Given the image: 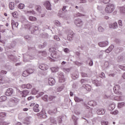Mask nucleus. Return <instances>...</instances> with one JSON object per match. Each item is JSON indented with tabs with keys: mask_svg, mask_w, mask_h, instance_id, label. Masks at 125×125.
Segmentation results:
<instances>
[{
	"mask_svg": "<svg viewBox=\"0 0 125 125\" xmlns=\"http://www.w3.org/2000/svg\"><path fill=\"white\" fill-rule=\"evenodd\" d=\"M50 52H52L51 54V56L52 58L55 59H57L60 57V54L57 51H56V48L54 47H51L49 49Z\"/></svg>",
	"mask_w": 125,
	"mask_h": 125,
	"instance_id": "nucleus-1",
	"label": "nucleus"
},
{
	"mask_svg": "<svg viewBox=\"0 0 125 125\" xmlns=\"http://www.w3.org/2000/svg\"><path fill=\"white\" fill-rule=\"evenodd\" d=\"M115 10V6L113 4H108L106 5L104 11L105 13H112Z\"/></svg>",
	"mask_w": 125,
	"mask_h": 125,
	"instance_id": "nucleus-2",
	"label": "nucleus"
},
{
	"mask_svg": "<svg viewBox=\"0 0 125 125\" xmlns=\"http://www.w3.org/2000/svg\"><path fill=\"white\" fill-rule=\"evenodd\" d=\"M113 90L114 91V93L116 94H119V95H122V92L120 91V85L119 84L115 85L113 88Z\"/></svg>",
	"mask_w": 125,
	"mask_h": 125,
	"instance_id": "nucleus-3",
	"label": "nucleus"
},
{
	"mask_svg": "<svg viewBox=\"0 0 125 125\" xmlns=\"http://www.w3.org/2000/svg\"><path fill=\"white\" fill-rule=\"evenodd\" d=\"M29 92L28 90H23L22 91H20V94L21 95V97H26L27 95H29Z\"/></svg>",
	"mask_w": 125,
	"mask_h": 125,
	"instance_id": "nucleus-4",
	"label": "nucleus"
},
{
	"mask_svg": "<svg viewBox=\"0 0 125 125\" xmlns=\"http://www.w3.org/2000/svg\"><path fill=\"white\" fill-rule=\"evenodd\" d=\"M13 93V89L12 88H9L7 89L6 92H5V95L7 96H10Z\"/></svg>",
	"mask_w": 125,
	"mask_h": 125,
	"instance_id": "nucleus-5",
	"label": "nucleus"
},
{
	"mask_svg": "<svg viewBox=\"0 0 125 125\" xmlns=\"http://www.w3.org/2000/svg\"><path fill=\"white\" fill-rule=\"evenodd\" d=\"M39 69H41V70H43V71H45L46 70H47L48 66L47 65L42 63L39 66Z\"/></svg>",
	"mask_w": 125,
	"mask_h": 125,
	"instance_id": "nucleus-6",
	"label": "nucleus"
},
{
	"mask_svg": "<svg viewBox=\"0 0 125 125\" xmlns=\"http://www.w3.org/2000/svg\"><path fill=\"white\" fill-rule=\"evenodd\" d=\"M59 83H64L65 82V78L63 73H60L59 75Z\"/></svg>",
	"mask_w": 125,
	"mask_h": 125,
	"instance_id": "nucleus-7",
	"label": "nucleus"
},
{
	"mask_svg": "<svg viewBox=\"0 0 125 125\" xmlns=\"http://www.w3.org/2000/svg\"><path fill=\"white\" fill-rule=\"evenodd\" d=\"M49 85H54L55 84V80L53 78H49L48 79Z\"/></svg>",
	"mask_w": 125,
	"mask_h": 125,
	"instance_id": "nucleus-8",
	"label": "nucleus"
},
{
	"mask_svg": "<svg viewBox=\"0 0 125 125\" xmlns=\"http://www.w3.org/2000/svg\"><path fill=\"white\" fill-rule=\"evenodd\" d=\"M22 88H27V89H31L32 88V84L30 83H27L26 84H23L21 85Z\"/></svg>",
	"mask_w": 125,
	"mask_h": 125,
	"instance_id": "nucleus-9",
	"label": "nucleus"
},
{
	"mask_svg": "<svg viewBox=\"0 0 125 125\" xmlns=\"http://www.w3.org/2000/svg\"><path fill=\"white\" fill-rule=\"evenodd\" d=\"M45 6L46 7V9L48 10H51V7L50 5V2L49 1H47L44 3Z\"/></svg>",
	"mask_w": 125,
	"mask_h": 125,
	"instance_id": "nucleus-10",
	"label": "nucleus"
},
{
	"mask_svg": "<svg viewBox=\"0 0 125 125\" xmlns=\"http://www.w3.org/2000/svg\"><path fill=\"white\" fill-rule=\"evenodd\" d=\"M75 24L77 25V26H82L83 25V21L82 20L78 19L75 21Z\"/></svg>",
	"mask_w": 125,
	"mask_h": 125,
	"instance_id": "nucleus-11",
	"label": "nucleus"
},
{
	"mask_svg": "<svg viewBox=\"0 0 125 125\" xmlns=\"http://www.w3.org/2000/svg\"><path fill=\"white\" fill-rule=\"evenodd\" d=\"M98 115H104L105 114V110L104 109H99L97 111Z\"/></svg>",
	"mask_w": 125,
	"mask_h": 125,
	"instance_id": "nucleus-12",
	"label": "nucleus"
},
{
	"mask_svg": "<svg viewBox=\"0 0 125 125\" xmlns=\"http://www.w3.org/2000/svg\"><path fill=\"white\" fill-rule=\"evenodd\" d=\"M99 46H101V47H104L105 46H107V45H108V42H99Z\"/></svg>",
	"mask_w": 125,
	"mask_h": 125,
	"instance_id": "nucleus-13",
	"label": "nucleus"
},
{
	"mask_svg": "<svg viewBox=\"0 0 125 125\" xmlns=\"http://www.w3.org/2000/svg\"><path fill=\"white\" fill-rule=\"evenodd\" d=\"M88 104L89 105V106H92L93 107L94 106H96V105H97V103L94 101H90L88 102Z\"/></svg>",
	"mask_w": 125,
	"mask_h": 125,
	"instance_id": "nucleus-14",
	"label": "nucleus"
},
{
	"mask_svg": "<svg viewBox=\"0 0 125 125\" xmlns=\"http://www.w3.org/2000/svg\"><path fill=\"white\" fill-rule=\"evenodd\" d=\"M39 104H36L35 106L33 107V110L34 112H36V113H38L40 112V109H39Z\"/></svg>",
	"mask_w": 125,
	"mask_h": 125,
	"instance_id": "nucleus-15",
	"label": "nucleus"
},
{
	"mask_svg": "<svg viewBox=\"0 0 125 125\" xmlns=\"http://www.w3.org/2000/svg\"><path fill=\"white\" fill-rule=\"evenodd\" d=\"M118 27V23L117 22H114L113 24H109V28H112V29H116Z\"/></svg>",
	"mask_w": 125,
	"mask_h": 125,
	"instance_id": "nucleus-16",
	"label": "nucleus"
},
{
	"mask_svg": "<svg viewBox=\"0 0 125 125\" xmlns=\"http://www.w3.org/2000/svg\"><path fill=\"white\" fill-rule=\"evenodd\" d=\"M15 6V4L13 2H11L9 4V7L10 9L11 10L14 9V7Z\"/></svg>",
	"mask_w": 125,
	"mask_h": 125,
	"instance_id": "nucleus-17",
	"label": "nucleus"
},
{
	"mask_svg": "<svg viewBox=\"0 0 125 125\" xmlns=\"http://www.w3.org/2000/svg\"><path fill=\"white\" fill-rule=\"evenodd\" d=\"M51 70L53 73H55L56 72H58V70H59V67H53L51 68Z\"/></svg>",
	"mask_w": 125,
	"mask_h": 125,
	"instance_id": "nucleus-18",
	"label": "nucleus"
},
{
	"mask_svg": "<svg viewBox=\"0 0 125 125\" xmlns=\"http://www.w3.org/2000/svg\"><path fill=\"white\" fill-rule=\"evenodd\" d=\"M83 87H84L87 91H89L91 89V87L88 84L83 85Z\"/></svg>",
	"mask_w": 125,
	"mask_h": 125,
	"instance_id": "nucleus-19",
	"label": "nucleus"
},
{
	"mask_svg": "<svg viewBox=\"0 0 125 125\" xmlns=\"http://www.w3.org/2000/svg\"><path fill=\"white\" fill-rule=\"evenodd\" d=\"M7 99V98L5 96H2L0 97V102H4Z\"/></svg>",
	"mask_w": 125,
	"mask_h": 125,
	"instance_id": "nucleus-20",
	"label": "nucleus"
},
{
	"mask_svg": "<svg viewBox=\"0 0 125 125\" xmlns=\"http://www.w3.org/2000/svg\"><path fill=\"white\" fill-rule=\"evenodd\" d=\"M28 19L29 21H32V22H36L37 21V18L33 16L29 17Z\"/></svg>",
	"mask_w": 125,
	"mask_h": 125,
	"instance_id": "nucleus-21",
	"label": "nucleus"
},
{
	"mask_svg": "<svg viewBox=\"0 0 125 125\" xmlns=\"http://www.w3.org/2000/svg\"><path fill=\"white\" fill-rule=\"evenodd\" d=\"M0 32L4 33L5 32V27L3 25H0Z\"/></svg>",
	"mask_w": 125,
	"mask_h": 125,
	"instance_id": "nucleus-22",
	"label": "nucleus"
},
{
	"mask_svg": "<svg viewBox=\"0 0 125 125\" xmlns=\"http://www.w3.org/2000/svg\"><path fill=\"white\" fill-rule=\"evenodd\" d=\"M74 100L75 102H81V101H83V100L78 98V97H74Z\"/></svg>",
	"mask_w": 125,
	"mask_h": 125,
	"instance_id": "nucleus-23",
	"label": "nucleus"
},
{
	"mask_svg": "<svg viewBox=\"0 0 125 125\" xmlns=\"http://www.w3.org/2000/svg\"><path fill=\"white\" fill-rule=\"evenodd\" d=\"M114 48V46L111 45L109 46L107 50H106V52H107V53H109V52H110V51H112V50Z\"/></svg>",
	"mask_w": 125,
	"mask_h": 125,
	"instance_id": "nucleus-24",
	"label": "nucleus"
},
{
	"mask_svg": "<svg viewBox=\"0 0 125 125\" xmlns=\"http://www.w3.org/2000/svg\"><path fill=\"white\" fill-rule=\"evenodd\" d=\"M12 15L15 18H17V17L18 16V13L16 11L12 13Z\"/></svg>",
	"mask_w": 125,
	"mask_h": 125,
	"instance_id": "nucleus-25",
	"label": "nucleus"
},
{
	"mask_svg": "<svg viewBox=\"0 0 125 125\" xmlns=\"http://www.w3.org/2000/svg\"><path fill=\"white\" fill-rule=\"evenodd\" d=\"M23 77H28L29 76V73L27 70L23 71L22 73Z\"/></svg>",
	"mask_w": 125,
	"mask_h": 125,
	"instance_id": "nucleus-26",
	"label": "nucleus"
},
{
	"mask_svg": "<svg viewBox=\"0 0 125 125\" xmlns=\"http://www.w3.org/2000/svg\"><path fill=\"white\" fill-rule=\"evenodd\" d=\"M25 7V5L23 3H20V4L18 5V8L20 9H23Z\"/></svg>",
	"mask_w": 125,
	"mask_h": 125,
	"instance_id": "nucleus-27",
	"label": "nucleus"
},
{
	"mask_svg": "<svg viewBox=\"0 0 125 125\" xmlns=\"http://www.w3.org/2000/svg\"><path fill=\"white\" fill-rule=\"evenodd\" d=\"M108 109L109 110H110V111L114 110V109H115V104H112L110 105L108 107Z\"/></svg>",
	"mask_w": 125,
	"mask_h": 125,
	"instance_id": "nucleus-28",
	"label": "nucleus"
},
{
	"mask_svg": "<svg viewBox=\"0 0 125 125\" xmlns=\"http://www.w3.org/2000/svg\"><path fill=\"white\" fill-rule=\"evenodd\" d=\"M6 116V113L5 112H0V118H2Z\"/></svg>",
	"mask_w": 125,
	"mask_h": 125,
	"instance_id": "nucleus-29",
	"label": "nucleus"
},
{
	"mask_svg": "<svg viewBox=\"0 0 125 125\" xmlns=\"http://www.w3.org/2000/svg\"><path fill=\"white\" fill-rule=\"evenodd\" d=\"M63 88H64V85H62V86L59 87L57 88V90H58V92H60V91H62V90H63Z\"/></svg>",
	"mask_w": 125,
	"mask_h": 125,
	"instance_id": "nucleus-30",
	"label": "nucleus"
},
{
	"mask_svg": "<svg viewBox=\"0 0 125 125\" xmlns=\"http://www.w3.org/2000/svg\"><path fill=\"white\" fill-rule=\"evenodd\" d=\"M125 104L124 102L120 103L118 104V107L119 108H122V107H124L125 106Z\"/></svg>",
	"mask_w": 125,
	"mask_h": 125,
	"instance_id": "nucleus-31",
	"label": "nucleus"
},
{
	"mask_svg": "<svg viewBox=\"0 0 125 125\" xmlns=\"http://www.w3.org/2000/svg\"><path fill=\"white\" fill-rule=\"evenodd\" d=\"M42 99H43L44 101L47 102L48 100V96L47 95H45L42 98Z\"/></svg>",
	"mask_w": 125,
	"mask_h": 125,
	"instance_id": "nucleus-32",
	"label": "nucleus"
},
{
	"mask_svg": "<svg viewBox=\"0 0 125 125\" xmlns=\"http://www.w3.org/2000/svg\"><path fill=\"white\" fill-rule=\"evenodd\" d=\"M110 114H111V115H118V114H119V111L115 110L114 111H111Z\"/></svg>",
	"mask_w": 125,
	"mask_h": 125,
	"instance_id": "nucleus-33",
	"label": "nucleus"
},
{
	"mask_svg": "<svg viewBox=\"0 0 125 125\" xmlns=\"http://www.w3.org/2000/svg\"><path fill=\"white\" fill-rule=\"evenodd\" d=\"M18 22H12V27H18Z\"/></svg>",
	"mask_w": 125,
	"mask_h": 125,
	"instance_id": "nucleus-34",
	"label": "nucleus"
},
{
	"mask_svg": "<svg viewBox=\"0 0 125 125\" xmlns=\"http://www.w3.org/2000/svg\"><path fill=\"white\" fill-rule=\"evenodd\" d=\"M102 2H103L104 4L108 3L110 2V0H100Z\"/></svg>",
	"mask_w": 125,
	"mask_h": 125,
	"instance_id": "nucleus-35",
	"label": "nucleus"
},
{
	"mask_svg": "<svg viewBox=\"0 0 125 125\" xmlns=\"http://www.w3.org/2000/svg\"><path fill=\"white\" fill-rule=\"evenodd\" d=\"M121 12L122 13H125V7H121L120 8Z\"/></svg>",
	"mask_w": 125,
	"mask_h": 125,
	"instance_id": "nucleus-36",
	"label": "nucleus"
},
{
	"mask_svg": "<svg viewBox=\"0 0 125 125\" xmlns=\"http://www.w3.org/2000/svg\"><path fill=\"white\" fill-rule=\"evenodd\" d=\"M56 97L54 96H50L49 97V101H51L52 100H53V99H55V98H56Z\"/></svg>",
	"mask_w": 125,
	"mask_h": 125,
	"instance_id": "nucleus-37",
	"label": "nucleus"
},
{
	"mask_svg": "<svg viewBox=\"0 0 125 125\" xmlns=\"http://www.w3.org/2000/svg\"><path fill=\"white\" fill-rule=\"evenodd\" d=\"M27 71L28 72L29 75L30 74H32L33 73H34V70H33L32 69H28Z\"/></svg>",
	"mask_w": 125,
	"mask_h": 125,
	"instance_id": "nucleus-38",
	"label": "nucleus"
},
{
	"mask_svg": "<svg viewBox=\"0 0 125 125\" xmlns=\"http://www.w3.org/2000/svg\"><path fill=\"white\" fill-rule=\"evenodd\" d=\"M73 35H74V33H73V32H71L70 34H68L67 36V39H69V38H71V39H72V38H73Z\"/></svg>",
	"mask_w": 125,
	"mask_h": 125,
	"instance_id": "nucleus-39",
	"label": "nucleus"
},
{
	"mask_svg": "<svg viewBox=\"0 0 125 125\" xmlns=\"http://www.w3.org/2000/svg\"><path fill=\"white\" fill-rule=\"evenodd\" d=\"M34 99H35V98L34 97H33L32 96H31L30 97H29L27 98V100H28V101H33Z\"/></svg>",
	"mask_w": 125,
	"mask_h": 125,
	"instance_id": "nucleus-40",
	"label": "nucleus"
},
{
	"mask_svg": "<svg viewBox=\"0 0 125 125\" xmlns=\"http://www.w3.org/2000/svg\"><path fill=\"white\" fill-rule=\"evenodd\" d=\"M98 30L100 32H104V29L101 26L99 27Z\"/></svg>",
	"mask_w": 125,
	"mask_h": 125,
	"instance_id": "nucleus-41",
	"label": "nucleus"
},
{
	"mask_svg": "<svg viewBox=\"0 0 125 125\" xmlns=\"http://www.w3.org/2000/svg\"><path fill=\"white\" fill-rule=\"evenodd\" d=\"M54 40H55L56 41H60V38H59V36H54Z\"/></svg>",
	"mask_w": 125,
	"mask_h": 125,
	"instance_id": "nucleus-42",
	"label": "nucleus"
},
{
	"mask_svg": "<svg viewBox=\"0 0 125 125\" xmlns=\"http://www.w3.org/2000/svg\"><path fill=\"white\" fill-rule=\"evenodd\" d=\"M81 16H84V15L80 13H78L76 14V17H81Z\"/></svg>",
	"mask_w": 125,
	"mask_h": 125,
	"instance_id": "nucleus-43",
	"label": "nucleus"
},
{
	"mask_svg": "<svg viewBox=\"0 0 125 125\" xmlns=\"http://www.w3.org/2000/svg\"><path fill=\"white\" fill-rule=\"evenodd\" d=\"M81 75L83 78H86V77H87V74L85 73H81Z\"/></svg>",
	"mask_w": 125,
	"mask_h": 125,
	"instance_id": "nucleus-44",
	"label": "nucleus"
},
{
	"mask_svg": "<svg viewBox=\"0 0 125 125\" xmlns=\"http://www.w3.org/2000/svg\"><path fill=\"white\" fill-rule=\"evenodd\" d=\"M118 24H119V26H123V21H122V20H120L118 21Z\"/></svg>",
	"mask_w": 125,
	"mask_h": 125,
	"instance_id": "nucleus-45",
	"label": "nucleus"
},
{
	"mask_svg": "<svg viewBox=\"0 0 125 125\" xmlns=\"http://www.w3.org/2000/svg\"><path fill=\"white\" fill-rule=\"evenodd\" d=\"M63 51H64V52H65L66 53H69L70 52V50L68 48L64 49Z\"/></svg>",
	"mask_w": 125,
	"mask_h": 125,
	"instance_id": "nucleus-46",
	"label": "nucleus"
},
{
	"mask_svg": "<svg viewBox=\"0 0 125 125\" xmlns=\"http://www.w3.org/2000/svg\"><path fill=\"white\" fill-rule=\"evenodd\" d=\"M120 69H121V70H123V71H125V66H122V65H119Z\"/></svg>",
	"mask_w": 125,
	"mask_h": 125,
	"instance_id": "nucleus-47",
	"label": "nucleus"
},
{
	"mask_svg": "<svg viewBox=\"0 0 125 125\" xmlns=\"http://www.w3.org/2000/svg\"><path fill=\"white\" fill-rule=\"evenodd\" d=\"M81 83H87V80H85L84 79H82Z\"/></svg>",
	"mask_w": 125,
	"mask_h": 125,
	"instance_id": "nucleus-48",
	"label": "nucleus"
},
{
	"mask_svg": "<svg viewBox=\"0 0 125 125\" xmlns=\"http://www.w3.org/2000/svg\"><path fill=\"white\" fill-rule=\"evenodd\" d=\"M33 13H34V12L31 11H27L26 12V14H33Z\"/></svg>",
	"mask_w": 125,
	"mask_h": 125,
	"instance_id": "nucleus-49",
	"label": "nucleus"
},
{
	"mask_svg": "<svg viewBox=\"0 0 125 125\" xmlns=\"http://www.w3.org/2000/svg\"><path fill=\"white\" fill-rule=\"evenodd\" d=\"M51 122L53 124H56V121H55V120H54V119H51Z\"/></svg>",
	"mask_w": 125,
	"mask_h": 125,
	"instance_id": "nucleus-50",
	"label": "nucleus"
},
{
	"mask_svg": "<svg viewBox=\"0 0 125 125\" xmlns=\"http://www.w3.org/2000/svg\"><path fill=\"white\" fill-rule=\"evenodd\" d=\"M80 3H84V2H86V0H80Z\"/></svg>",
	"mask_w": 125,
	"mask_h": 125,
	"instance_id": "nucleus-51",
	"label": "nucleus"
},
{
	"mask_svg": "<svg viewBox=\"0 0 125 125\" xmlns=\"http://www.w3.org/2000/svg\"><path fill=\"white\" fill-rule=\"evenodd\" d=\"M55 24L57 25V26H60V22H59L58 21H56Z\"/></svg>",
	"mask_w": 125,
	"mask_h": 125,
	"instance_id": "nucleus-52",
	"label": "nucleus"
},
{
	"mask_svg": "<svg viewBox=\"0 0 125 125\" xmlns=\"http://www.w3.org/2000/svg\"><path fill=\"white\" fill-rule=\"evenodd\" d=\"M40 9H41V6H37L36 10H37V11H40Z\"/></svg>",
	"mask_w": 125,
	"mask_h": 125,
	"instance_id": "nucleus-53",
	"label": "nucleus"
},
{
	"mask_svg": "<svg viewBox=\"0 0 125 125\" xmlns=\"http://www.w3.org/2000/svg\"><path fill=\"white\" fill-rule=\"evenodd\" d=\"M89 64L90 65V66H92V65H93V62H92V61H90Z\"/></svg>",
	"mask_w": 125,
	"mask_h": 125,
	"instance_id": "nucleus-54",
	"label": "nucleus"
},
{
	"mask_svg": "<svg viewBox=\"0 0 125 125\" xmlns=\"http://www.w3.org/2000/svg\"><path fill=\"white\" fill-rule=\"evenodd\" d=\"M48 113L50 114V115H51V114H54V112L52 111L51 110H49L48 111Z\"/></svg>",
	"mask_w": 125,
	"mask_h": 125,
	"instance_id": "nucleus-55",
	"label": "nucleus"
},
{
	"mask_svg": "<svg viewBox=\"0 0 125 125\" xmlns=\"http://www.w3.org/2000/svg\"><path fill=\"white\" fill-rule=\"evenodd\" d=\"M66 6H63L62 8V11H65V10H66Z\"/></svg>",
	"mask_w": 125,
	"mask_h": 125,
	"instance_id": "nucleus-56",
	"label": "nucleus"
},
{
	"mask_svg": "<svg viewBox=\"0 0 125 125\" xmlns=\"http://www.w3.org/2000/svg\"><path fill=\"white\" fill-rule=\"evenodd\" d=\"M6 73H7V72L6 71H4V70H2L1 71V74H6Z\"/></svg>",
	"mask_w": 125,
	"mask_h": 125,
	"instance_id": "nucleus-57",
	"label": "nucleus"
},
{
	"mask_svg": "<svg viewBox=\"0 0 125 125\" xmlns=\"http://www.w3.org/2000/svg\"><path fill=\"white\" fill-rule=\"evenodd\" d=\"M16 125H22V124L20 122H18L16 124Z\"/></svg>",
	"mask_w": 125,
	"mask_h": 125,
	"instance_id": "nucleus-58",
	"label": "nucleus"
},
{
	"mask_svg": "<svg viewBox=\"0 0 125 125\" xmlns=\"http://www.w3.org/2000/svg\"><path fill=\"white\" fill-rule=\"evenodd\" d=\"M28 109L27 108H25L23 109V111H24V112H26V111H28Z\"/></svg>",
	"mask_w": 125,
	"mask_h": 125,
	"instance_id": "nucleus-59",
	"label": "nucleus"
},
{
	"mask_svg": "<svg viewBox=\"0 0 125 125\" xmlns=\"http://www.w3.org/2000/svg\"><path fill=\"white\" fill-rule=\"evenodd\" d=\"M103 124H104L105 125H108V122H103Z\"/></svg>",
	"mask_w": 125,
	"mask_h": 125,
	"instance_id": "nucleus-60",
	"label": "nucleus"
},
{
	"mask_svg": "<svg viewBox=\"0 0 125 125\" xmlns=\"http://www.w3.org/2000/svg\"><path fill=\"white\" fill-rule=\"evenodd\" d=\"M109 77H115V74H109Z\"/></svg>",
	"mask_w": 125,
	"mask_h": 125,
	"instance_id": "nucleus-61",
	"label": "nucleus"
},
{
	"mask_svg": "<svg viewBox=\"0 0 125 125\" xmlns=\"http://www.w3.org/2000/svg\"><path fill=\"white\" fill-rule=\"evenodd\" d=\"M59 124H61V123H62V119H61V118L59 119Z\"/></svg>",
	"mask_w": 125,
	"mask_h": 125,
	"instance_id": "nucleus-62",
	"label": "nucleus"
},
{
	"mask_svg": "<svg viewBox=\"0 0 125 125\" xmlns=\"http://www.w3.org/2000/svg\"><path fill=\"white\" fill-rule=\"evenodd\" d=\"M35 105V103H32L30 105V107H33Z\"/></svg>",
	"mask_w": 125,
	"mask_h": 125,
	"instance_id": "nucleus-63",
	"label": "nucleus"
},
{
	"mask_svg": "<svg viewBox=\"0 0 125 125\" xmlns=\"http://www.w3.org/2000/svg\"><path fill=\"white\" fill-rule=\"evenodd\" d=\"M122 78H123V79H125V73H124L122 75Z\"/></svg>",
	"mask_w": 125,
	"mask_h": 125,
	"instance_id": "nucleus-64",
	"label": "nucleus"
}]
</instances>
